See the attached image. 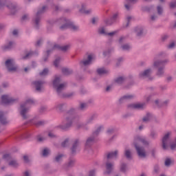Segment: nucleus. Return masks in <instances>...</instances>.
<instances>
[{
  "label": "nucleus",
  "mask_w": 176,
  "mask_h": 176,
  "mask_svg": "<svg viewBox=\"0 0 176 176\" xmlns=\"http://www.w3.org/2000/svg\"><path fill=\"white\" fill-rule=\"evenodd\" d=\"M78 118L79 116L76 114V109L74 107L70 108L64 115L65 124L62 126L63 130H68V129H71L74 123H75Z\"/></svg>",
  "instance_id": "1"
},
{
  "label": "nucleus",
  "mask_w": 176,
  "mask_h": 176,
  "mask_svg": "<svg viewBox=\"0 0 176 176\" xmlns=\"http://www.w3.org/2000/svg\"><path fill=\"white\" fill-rule=\"evenodd\" d=\"M53 87L56 90V93L59 97H64L63 91L67 87V82H61V77L60 76H55L52 82Z\"/></svg>",
  "instance_id": "2"
},
{
  "label": "nucleus",
  "mask_w": 176,
  "mask_h": 176,
  "mask_svg": "<svg viewBox=\"0 0 176 176\" xmlns=\"http://www.w3.org/2000/svg\"><path fill=\"white\" fill-rule=\"evenodd\" d=\"M34 104H35V100L32 98H28L23 104H21L20 113L23 119H28L30 118V115H28L30 105H34Z\"/></svg>",
  "instance_id": "3"
},
{
  "label": "nucleus",
  "mask_w": 176,
  "mask_h": 176,
  "mask_svg": "<svg viewBox=\"0 0 176 176\" xmlns=\"http://www.w3.org/2000/svg\"><path fill=\"white\" fill-rule=\"evenodd\" d=\"M168 63H170V60L168 59L154 61L153 66L155 68H157L156 76L158 78H162L164 76L165 65L166 64H168Z\"/></svg>",
  "instance_id": "4"
},
{
  "label": "nucleus",
  "mask_w": 176,
  "mask_h": 176,
  "mask_svg": "<svg viewBox=\"0 0 176 176\" xmlns=\"http://www.w3.org/2000/svg\"><path fill=\"white\" fill-rule=\"evenodd\" d=\"M47 6H43L41 8L38 9L34 18H33V24L35 28L38 30L41 25V14H43L46 12Z\"/></svg>",
  "instance_id": "5"
},
{
  "label": "nucleus",
  "mask_w": 176,
  "mask_h": 176,
  "mask_svg": "<svg viewBox=\"0 0 176 176\" xmlns=\"http://www.w3.org/2000/svg\"><path fill=\"white\" fill-rule=\"evenodd\" d=\"M19 99L10 97L8 95H3L1 96V104L4 105H12V104H15L18 102Z\"/></svg>",
  "instance_id": "6"
},
{
  "label": "nucleus",
  "mask_w": 176,
  "mask_h": 176,
  "mask_svg": "<svg viewBox=\"0 0 176 176\" xmlns=\"http://www.w3.org/2000/svg\"><path fill=\"white\" fill-rule=\"evenodd\" d=\"M170 135H171V132H167L162 138V148L164 151H168L169 145L171 144Z\"/></svg>",
  "instance_id": "7"
},
{
  "label": "nucleus",
  "mask_w": 176,
  "mask_h": 176,
  "mask_svg": "<svg viewBox=\"0 0 176 176\" xmlns=\"http://www.w3.org/2000/svg\"><path fill=\"white\" fill-rule=\"evenodd\" d=\"M97 119V114L94 113L91 115L87 119L85 124H79L77 125L78 129H85V130H87L89 128H87V124H91L93 123L94 120H96Z\"/></svg>",
  "instance_id": "8"
},
{
  "label": "nucleus",
  "mask_w": 176,
  "mask_h": 176,
  "mask_svg": "<svg viewBox=\"0 0 176 176\" xmlns=\"http://www.w3.org/2000/svg\"><path fill=\"white\" fill-rule=\"evenodd\" d=\"M152 69H147L139 74V78L140 79H147V80H153L152 77Z\"/></svg>",
  "instance_id": "9"
},
{
  "label": "nucleus",
  "mask_w": 176,
  "mask_h": 176,
  "mask_svg": "<svg viewBox=\"0 0 176 176\" xmlns=\"http://www.w3.org/2000/svg\"><path fill=\"white\" fill-rule=\"evenodd\" d=\"M6 67L8 69V72H15L17 71V66L13 59H8L6 61Z\"/></svg>",
  "instance_id": "10"
},
{
  "label": "nucleus",
  "mask_w": 176,
  "mask_h": 176,
  "mask_svg": "<svg viewBox=\"0 0 176 176\" xmlns=\"http://www.w3.org/2000/svg\"><path fill=\"white\" fill-rule=\"evenodd\" d=\"M118 20H119V12L113 14L110 19H104V23L106 25H112V24H115Z\"/></svg>",
  "instance_id": "11"
},
{
  "label": "nucleus",
  "mask_w": 176,
  "mask_h": 176,
  "mask_svg": "<svg viewBox=\"0 0 176 176\" xmlns=\"http://www.w3.org/2000/svg\"><path fill=\"white\" fill-rule=\"evenodd\" d=\"M135 148L139 157H141V159H145V157H146V151H145V148L140 146L137 145V144H135Z\"/></svg>",
  "instance_id": "12"
},
{
  "label": "nucleus",
  "mask_w": 176,
  "mask_h": 176,
  "mask_svg": "<svg viewBox=\"0 0 176 176\" xmlns=\"http://www.w3.org/2000/svg\"><path fill=\"white\" fill-rule=\"evenodd\" d=\"M146 107V104L145 102L135 103V104H131L128 105V108H130V109H138L139 111L145 109Z\"/></svg>",
  "instance_id": "13"
},
{
  "label": "nucleus",
  "mask_w": 176,
  "mask_h": 176,
  "mask_svg": "<svg viewBox=\"0 0 176 176\" xmlns=\"http://www.w3.org/2000/svg\"><path fill=\"white\" fill-rule=\"evenodd\" d=\"M115 164L113 162H109V160H107L105 162L106 171L104 172L105 175H110L113 171V167Z\"/></svg>",
  "instance_id": "14"
},
{
  "label": "nucleus",
  "mask_w": 176,
  "mask_h": 176,
  "mask_svg": "<svg viewBox=\"0 0 176 176\" xmlns=\"http://www.w3.org/2000/svg\"><path fill=\"white\" fill-rule=\"evenodd\" d=\"M76 6L80 13H83L84 14H90V13H91V10H86V4H85V3L77 4Z\"/></svg>",
  "instance_id": "15"
},
{
  "label": "nucleus",
  "mask_w": 176,
  "mask_h": 176,
  "mask_svg": "<svg viewBox=\"0 0 176 176\" xmlns=\"http://www.w3.org/2000/svg\"><path fill=\"white\" fill-rule=\"evenodd\" d=\"M30 123L34 124L36 127H41V126H45V124H46V121L39 120V117L36 116L32 120H30Z\"/></svg>",
  "instance_id": "16"
},
{
  "label": "nucleus",
  "mask_w": 176,
  "mask_h": 176,
  "mask_svg": "<svg viewBox=\"0 0 176 176\" xmlns=\"http://www.w3.org/2000/svg\"><path fill=\"white\" fill-rule=\"evenodd\" d=\"M80 144V141L79 139H76L73 142L72 146L71 147V154L73 155H76V149H78V146H79V144Z\"/></svg>",
  "instance_id": "17"
},
{
  "label": "nucleus",
  "mask_w": 176,
  "mask_h": 176,
  "mask_svg": "<svg viewBox=\"0 0 176 176\" xmlns=\"http://www.w3.org/2000/svg\"><path fill=\"white\" fill-rule=\"evenodd\" d=\"M138 0H126L124 2V8L126 10H131L133 9V5L137 3Z\"/></svg>",
  "instance_id": "18"
},
{
  "label": "nucleus",
  "mask_w": 176,
  "mask_h": 176,
  "mask_svg": "<svg viewBox=\"0 0 176 176\" xmlns=\"http://www.w3.org/2000/svg\"><path fill=\"white\" fill-rule=\"evenodd\" d=\"M45 83H46V82H45V80H39L34 81L32 82V85H34V86L35 87L36 91H41V90H42V87H43V85H45Z\"/></svg>",
  "instance_id": "19"
},
{
  "label": "nucleus",
  "mask_w": 176,
  "mask_h": 176,
  "mask_svg": "<svg viewBox=\"0 0 176 176\" xmlns=\"http://www.w3.org/2000/svg\"><path fill=\"white\" fill-rule=\"evenodd\" d=\"M118 155H119V151L116 150L114 151H111L105 154L107 160H109L111 159H118Z\"/></svg>",
  "instance_id": "20"
},
{
  "label": "nucleus",
  "mask_w": 176,
  "mask_h": 176,
  "mask_svg": "<svg viewBox=\"0 0 176 176\" xmlns=\"http://www.w3.org/2000/svg\"><path fill=\"white\" fill-rule=\"evenodd\" d=\"M69 45L60 46L58 44H54L52 50H61L62 52H67V50H69Z\"/></svg>",
  "instance_id": "21"
},
{
  "label": "nucleus",
  "mask_w": 176,
  "mask_h": 176,
  "mask_svg": "<svg viewBox=\"0 0 176 176\" xmlns=\"http://www.w3.org/2000/svg\"><path fill=\"white\" fill-rule=\"evenodd\" d=\"M91 60H93V56L91 55H88L87 60H83L80 62V65L83 68L84 67H87L91 64Z\"/></svg>",
  "instance_id": "22"
},
{
  "label": "nucleus",
  "mask_w": 176,
  "mask_h": 176,
  "mask_svg": "<svg viewBox=\"0 0 176 176\" xmlns=\"http://www.w3.org/2000/svg\"><path fill=\"white\" fill-rule=\"evenodd\" d=\"M6 7L9 9L11 14H16L17 12V6L13 3H9Z\"/></svg>",
  "instance_id": "23"
},
{
  "label": "nucleus",
  "mask_w": 176,
  "mask_h": 176,
  "mask_svg": "<svg viewBox=\"0 0 176 176\" xmlns=\"http://www.w3.org/2000/svg\"><path fill=\"white\" fill-rule=\"evenodd\" d=\"M0 123L1 124H3V126L9 124V120L3 112H0Z\"/></svg>",
  "instance_id": "24"
},
{
  "label": "nucleus",
  "mask_w": 176,
  "mask_h": 176,
  "mask_svg": "<svg viewBox=\"0 0 176 176\" xmlns=\"http://www.w3.org/2000/svg\"><path fill=\"white\" fill-rule=\"evenodd\" d=\"M16 46V43L14 41H9L8 44L2 47L3 50H10Z\"/></svg>",
  "instance_id": "25"
},
{
  "label": "nucleus",
  "mask_w": 176,
  "mask_h": 176,
  "mask_svg": "<svg viewBox=\"0 0 176 176\" xmlns=\"http://www.w3.org/2000/svg\"><path fill=\"white\" fill-rule=\"evenodd\" d=\"M153 118V115L151 113H146V115L142 118V122L144 123H149L151 120H152V118Z\"/></svg>",
  "instance_id": "26"
},
{
  "label": "nucleus",
  "mask_w": 176,
  "mask_h": 176,
  "mask_svg": "<svg viewBox=\"0 0 176 176\" xmlns=\"http://www.w3.org/2000/svg\"><path fill=\"white\" fill-rule=\"evenodd\" d=\"M134 98V95H130V94H126L122 96L119 102L120 104L123 103L124 101H127L129 100H133Z\"/></svg>",
  "instance_id": "27"
},
{
  "label": "nucleus",
  "mask_w": 176,
  "mask_h": 176,
  "mask_svg": "<svg viewBox=\"0 0 176 176\" xmlns=\"http://www.w3.org/2000/svg\"><path fill=\"white\" fill-rule=\"evenodd\" d=\"M134 32L137 36H142V35H144V28L142 26H138L135 28Z\"/></svg>",
  "instance_id": "28"
},
{
  "label": "nucleus",
  "mask_w": 176,
  "mask_h": 176,
  "mask_svg": "<svg viewBox=\"0 0 176 176\" xmlns=\"http://www.w3.org/2000/svg\"><path fill=\"white\" fill-rule=\"evenodd\" d=\"M60 20L61 21H63L65 24L62 25L60 27V30H61L62 31H64V30H68V28H69V23H68L65 18H61Z\"/></svg>",
  "instance_id": "29"
},
{
  "label": "nucleus",
  "mask_w": 176,
  "mask_h": 176,
  "mask_svg": "<svg viewBox=\"0 0 176 176\" xmlns=\"http://www.w3.org/2000/svg\"><path fill=\"white\" fill-rule=\"evenodd\" d=\"M125 80L126 78L124 76H119L113 80V83L116 85H122Z\"/></svg>",
  "instance_id": "30"
},
{
  "label": "nucleus",
  "mask_w": 176,
  "mask_h": 176,
  "mask_svg": "<svg viewBox=\"0 0 176 176\" xmlns=\"http://www.w3.org/2000/svg\"><path fill=\"white\" fill-rule=\"evenodd\" d=\"M94 141H96V137L92 135L91 137L87 138L85 143L86 146H91V145L94 144Z\"/></svg>",
  "instance_id": "31"
},
{
  "label": "nucleus",
  "mask_w": 176,
  "mask_h": 176,
  "mask_svg": "<svg viewBox=\"0 0 176 176\" xmlns=\"http://www.w3.org/2000/svg\"><path fill=\"white\" fill-rule=\"evenodd\" d=\"M55 108L59 112H64V108H67V104L65 103H60L55 106Z\"/></svg>",
  "instance_id": "32"
},
{
  "label": "nucleus",
  "mask_w": 176,
  "mask_h": 176,
  "mask_svg": "<svg viewBox=\"0 0 176 176\" xmlns=\"http://www.w3.org/2000/svg\"><path fill=\"white\" fill-rule=\"evenodd\" d=\"M124 155L128 160L133 159V155L131 154V150L125 148Z\"/></svg>",
  "instance_id": "33"
},
{
  "label": "nucleus",
  "mask_w": 176,
  "mask_h": 176,
  "mask_svg": "<svg viewBox=\"0 0 176 176\" xmlns=\"http://www.w3.org/2000/svg\"><path fill=\"white\" fill-rule=\"evenodd\" d=\"M89 108V104L87 102H80L79 105L80 111H85Z\"/></svg>",
  "instance_id": "34"
},
{
  "label": "nucleus",
  "mask_w": 176,
  "mask_h": 176,
  "mask_svg": "<svg viewBox=\"0 0 176 176\" xmlns=\"http://www.w3.org/2000/svg\"><path fill=\"white\" fill-rule=\"evenodd\" d=\"M74 72L72 71V69H68V68H63L62 69V74H63V75H71Z\"/></svg>",
  "instance_id": "35"
},
{
  "label": "nucleus",
  "mask_w": 176,
  "mask_h": 176,
  "mask_svg": "<svg viewBox=\"0 0 176 176\" xmlns=\"http://www.w3.org/2000/svg\"><path fill=\"white\" fill-rule=\"evenodd\" d=\"M69 30H72V31H79V26L74 24L73 23H69Z\"/></svg>",
  "instance_id": "36"
},
{
  "label": "nucleus",
  "mask_w": 176,
  "mask_h": 176,
  "mask_svg": "<svg viewBox=\"0 0 176 176\" xmlns=\"http://www.w3.org/2000/svg\"><path fill=\"white\" fill-rule=\"evenodd\" d=\"M64 157V154L58 153L54 159V162L56 163H60L61 160H63V157Z\"/></svg>",
  "instance_id": "37"
},
{
  "label": "nucleus",
  "mask_w": 176,
  "mask_h": 176,
  "mask_svg": "<svg viewBox=\"0 0 176 176\" xmlns=\"http://www.w3.org/2000/svg\"><path fill=\"white\" fill-rule=\"evenodd\" d=\"M98 75H105L106 74H109V71L105 69L104 68H100L97 69Z\"/></svg>",
  "instance_id": "38"
},
{
  "label": "nucleus",
  "mask_w": 176,
  "mask_h": 176,
  "mask_svg": "<svg viewBox=\"0 0 176 176\" xmlns=\"http://www.w3.org/2000/svg\"><path fill=\"white\" fill-rule=\"evenodd\" d=\"M102 129H104V126H98L96 130L95 131H94L92 135H94V137H97L98 135V134H100V133H101V130H102Z\"/></svg>",
  "instance_id": "39"
},
{
  "label": "nucleus",
  "mask_w": 176,
  "mask_h": 176,
  "mask_svg": "<svg viewBox=\"0 0 176 176\" xmlns=\"http://www.w3.org/2000/svg\"><path fill=\"white\" fill-rule=\"evenodd\" d=\"M155 8L153 6H144L142 7V12H151Z\"/></svg>",
  "instance_id": "40"
},
{
  "label": "nucleus",
  "mask_w": 176,
  "mask_h": 176,
  "mask_svg": "<svg viewBox=\"0 0 176 176\" xmlns=\"http://www.w3.org/2000/svg\"><path fill=\"white\" fill-rule=\"evenodd\" d=\"M149 137L151 140H156L157 138V132L155 130H151Z\"/></svg>",
  "instance_id": "41"
},
{
  "label": "nucleus",
  "mask_w": 176,
  "mask_h": 176,
  "mask_svg": "<svg viewBox=\"0 0 176 176\" xmlns=\"http://www.w3.org/2000/svg\"><path fill=\"white\" fill-rule=\"evenodd\" d=\"M76 162V160L74 158L70 157L69 159L68 163L67 164V167H74V166H75Z\"/></svg>",
  "instance_id": "42"
},
{
  "label": "nucleus",
  "mask_w": 176,
  "mask_h": 176,
  "mask_svg": "<svg viewBox=\"0 0 176 176\" xmlns=\"http://www.w3.org/2000/svg\"><path fill=\"white\" fill-rule=\"evenodd\" d=\"M121 49L124 52H129L131 49V45L129 43L124 44L121 46Z\"/></svg>",
  "instance_id": "43"
},
{
  "label": "nucleus",
  "mask_w": 176,
  "mask_h": 176,
  "mask_svg": "<svg viewBox=\"0 0 176 176\" xmlns=\"http://www.w3.org/2000/svg\"><path fill=\"white\" fill-rule=\"evenodd\" d=\"M138 141H140L143 145H149V142L145 138L138 137Z\"/></svg>",
  "instance_id": "44"
},
{
  "label": "nucleus",
  "mask_w": 176,
  "mask_h": 176,
  "mask_svg": "<svg viewBox=\"0 0 176 176\" xmlns=\"http://www.w3.org/2000/svg\"><path fill=\"white\" fill-rule=\"evenodd\" d=\"M9 166L14 168L19 167V163L15 160H12L9 162Z\"/></svg>",
  "instance_id": "45"
},
{
  "label": "nucleus",
  "mask_w": 176,
  "mask_h": 176,
  "mask_svg": "<svg viewBox=\"0 0 176 176\" xmlns=\"http://www.w3.org/2000/svg\"><path fill=\"white\" fill-rule=\"evenodd\" d=\"M120 171L122 173H126L127 171V165L124 163H122L120 165Z\"/></svg>",
  "instance_id": "46"
},
{
  "label": "nucleus",
  "mask_w": 176,
  "mask_h": 176,
  "mask_svg": "<svg viewBox=\"0 0 176 176\" xmlns=\"http://www.w3.org/2000/svg\"><path fill=\"white\" fill-rule=\"evenodd\" d=\"M69 144V139L67 138L65 139L62 143H61V146L63 148H67Z\"/></svg>",
  "instance_id": "47"
},
{
  "label": "nucleus",
  "mask_w": 176,
  "mask_h": 176,
  "mask_svg": "<svg viewBox=\"0 0 176 176\" xmlns=\"http://www.w3.org/2000/svg\"><path fill=\"white\" fill-rule=\"evenodd\" d=\"M49 74V69L47 68H45L42 72L39 73L40 76H46Z\"/></svg>",
  "instance_id": "48"
},
{
  "label": "nucleus",
  "mask_w": 176,
  "mask_h": 176,
  "mask_svg": "<svg viewBox=\"0 0 176 176\" xmlns=\"http://www.w3.org/2000/svg\"><path fill=\"white\" fill-rule=\"evenodd\" d=\"M33 54H34L32 52H28V54H26V56H23L22 57V60H28V58H30V57H32Z\"/></svg>",
  "instance_id": "49"
},
{
  "label": "nucleus",
  "mask_w": 176,
  "mask_h": 176,
  "mask_svg": "<svg viewBox=\"0 0 176 176\" xmlns=\"http://www.w3.org/2000/svg\"><path fill=\"white\" fill-rule=\"evenodd\" d=\"M115 133V128L113 127H110L107 129V133L108 135H111V134H113Z\"/></svg>",
  "instance_id": "50"
},
{
  "label": "nucleus",
  "mask_w": 176,
  "mask_h": 176,
  "mask_svg": "<svg viewBox=\"0 0 176 176\" xmlns=\"http://www.w3.org/2000/svg\"><path fill=\"white\" fill-rule=\"evenodd\" d=\"M98 34H100V35H107V33L105 32V28H100L98 29Z\"/></svg>",
  "instance_id": "51"
},
{
  "label": "nucleus",
  "mask_w": 176,
  "mask_h": 176,
  "mask_svg": "<svg viewBox=\"0 0 176 176\" xmlns=\"http://www.w3.org/2000/svg\"><path fill=\"white\" fill-rule=\"evenodd\" d=\"M173 163V162L171 161V160H170V158H168L165 160V166L166 167H170V166H171V164Z\"/></svg>",
  "instance_id": "52"
},
{
  "label": "nucleus",
  "mask_w": 176,
  "mask_h": 176,
  "mask_svg": "<svg viewBox=\"0 0 176 176\" xmlns=\"http://www.w3.org/2000/svg\"><path fill=\"white\" fill-rule=\"evenodd\" d=\"M157 12L158 14H163V7L162 6H157Z\"/></svg>",
  "instance_id": "53"
},
{
  "label": "nucleus",
  "mask_w": 176,
  "mask_h": 176,
  "mask_svg": "<svg viewBox=\"0 0 176 176\" xmlns=\"http://www.w3.org/2000/svg\"><path fill=\"white\" fill-rule=\"evenodd\" d=\"M49 152H50L49 149H47V148H44V149L43 150V152H42L43 156L44 157H46V156H48V155H49Z\"/></svg>",
  "instance_id": "54"
},
{
  "label": "nucleus",
  "mask_w": 176,
  "mask_h": 176,
  "mask_svg": "<svg viewBox=\"0 0 176 176\" xmlns=\"http://www.w3.org/2000/svg\"><path fill=\"white\" fill-rule=\"evenodd\" d=\"M53 48L51 50H47V56L43 58L44 61H47V58L49 57V54L53 52Z\"/></svg>",
  "instance_id": "55"
},
{
  "label": "nucleus",
  "mask_w": 176,
  "mask_h": 176,
  "mask_svg": "<svg viewBox=\"0 0 176 176\" xmlns=\"http://www.w3.org/2000/svg\"><path fill=\"white\" fill-rule=\"evenodd\" d=\"M60 60H61V58L58 57L56 58V60L54 61V65L55 67H58V64H60Z\"/></svg>",
  "instance_id": "56"
},
{
  "label": "nucleus",
  "mask_w": 176,
  "mask_h": 176,
  "mask_svg": "<svg viewBox=\"0 0 176 176\" xmlns=\"http://www.w3.org/2000/svg\"><path fill=\"white\" fill-rule=\"evenodd\" d=\"M131 20H133V16H129L126 17L127 23L125 25L126 28H127V27H129V25H130V21H131Z\"/></svg>",
  "instance_id": "57"
},
{
  "label": "nucleus",
  "mask_w": 176,
  "mask_h": 176,
  "mask_svg": "<svg viewBox=\"0 0 176 176\" xmlns=\"http://www.w3.org/2000/svg\"><path fill=\"white\" fill-rule=\"evenodd\" d=\"M113 49H111V50H107V51H104V52H103V54L105 56H110L111 55V53H112V52H113Z\"/></svg>",
  "instance_id": "58"
},
{
  "label": "nucleus",
  "mask_w": 176,
  "mask_h": 176,
  "mask_svg": "<svg viewBox=\"0 0 176 176\" xmlns=\"http://www.w3.org/2000/svg\"><path fill=\"white\" fill-rule=\"evenodd\" d=\"M45 138L41 137V135H37V141L38 142H43L45 141Z\"/></svg>",
  "instance_id": "59"
},
{
  "label": "nucleus",
  "mask_w": 176,
  "mask_h": 176,
  "mask_svg": "<svg viewBox=\"0 0 176 176\" xmlns=\"http://www.w3.org/2000/svg\"><path fill=\"white\" fill-rule=\"evenodd\" d=\"M169 6L170 9H175L176 8V1H172L170 3Z\"/></svg>",
  "instance_id": "60"
},
{
  "label": "nucleus",
  "mask_w": 176,
  "mask_h": 176,
  "mask_svg": "<svg viewBox=\"0 0 176 176\" xmlns=\"http://www.w3.org/2000/svg\"><path fill=\"white\" fill-rule=\"evenodd\" d=\"M123 58H119L118 60H117V63H116V66L117 67H119V65H120V63H123Z\"/></svg>",
  "instance_id": "61"
},
{
  "label": "nucleus",
  "mask_w": 176,
  "mask_h": 176,
  "mask_svg": "<svg viewBox=\"0 0 176 176\" xmlns=\"http://www.w3.org/2000/svg\"><path fill=\"white\" fill-rule=\"evenodd\" d=\"M125 40H126L125 36H121L118 40L120 45H122V43H123V42H124Z\"/></svg>",
  "instance_id": "62"
},
{
  "label": "nucleus",
  "mask_w": 176,
  "mask_h": 176,
  "mask_svg": "<svg viewBox=\"0 0 176 176\" xmlns=\"http://www.w3.org/2000/svg\"><path fill=\"white\" fill-rule=\"evenodd\" d=\"M158 57H167V54L164 52H160L158 54Z\"/></svg>",
  "instance_id": "63"
},
{
  "label": "nucleus",
  "mask_w": 176,
  "mask_h": 176,
  "mask_svg": "<svg viewBox=\"0 0 176 176\" xmlns=\"http://www.w3.org/2000/svg\"><path fill=\"white\" fill-rule=\"evenodd\" d=\"M23 160L25 163H30V159L28 158V155L23 156Z\"/></svg>",
  "instance_id": "64"
}]
</instances>
